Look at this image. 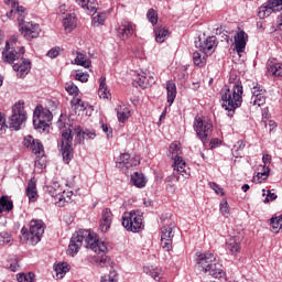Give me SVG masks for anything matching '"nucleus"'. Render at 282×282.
<instances>
[{"mask_svg": "<svg viewBox=\"0 0 282 282\" xmlns=\"http://www.w3.org/2000/svg\"><path fill=\"white\" fill-rule=\"evenodd\" d=\"M193 127L198 140H200L203 144H207L208 137L213 133V121L202 117H195Z\"/></svg>", "mask_w": 282, "mask_h": 282, "instance_id": "8", "label": "nucleus"}, {"mask_svg": "<svg viewBox=\"0 0 282 282\" xmlns=\"http://www.w3.org/2000/svg\"><path fill=\"white\" fill-rule=\"evenodd\" d=\"M282 10V0H268L258 9L259 19H267L271 14L281 12Z\"/></svg>", "mask_w": 282, "mask_h": 282, "instance_id": "11", "label": "nucleus"}, {"mask_svg": "<svg viewBox=\"0 0 282 282\" xmlns=\"http://www.w3.org/2000/svg\"><path fill=\"white\" fill-rule=\"evenodd\" d=\"M45 232V223L40 219H33L30 221V228L23 227L21 235L26 241H30L31 246H36L41 241L43 234Z\"/></svg>", "mask_w": 282, "mask_h": 282, "instance_id": "7", "label": "nucleus"}, {"mask_svg": "<svg viewBox=\"0 0 282 282\" xmlns=\"http://www.w3.org/2000/svg\"><path fill=\"white\" fill-rule=\"evenodd\" d=\"M64 193L65 191L61 188L58 183H54L53 186L48 188V195L54 197L55 204H59V206H63V202H65Z\"/></svg>", "mask_w": 282, "mask_h": 282, "instance_id": "22", "label": "nucleus"}, {"mask_svg": "<svg viewBox=\"0 0 282 282\" xmlns=\"http://www.w3.org/2000/svg\"><path fill=\"white\" fill-rule=\"evenodd\" d=\"M36 275L34 273L29 272V273H18L17 274V281L18 282H34Z\"/></svg>", "mask_w": 282, "mask_h": 282, "instance_id": "40", "label": "nucleus"}, {"mask_svg": "<svg viewBox=\"0 0 282 282\" xmlns=\"http://www.w3.org/2000/svg\"><path fill=\"white\" fill-rule=\"evenodd\" d=\"M25 7L23 6H18L15 9H12L10 12H7L8 19H14V17H18V24L25 19Z\"/></svg>", "mask_w": 282, "mask_h": 282, "instance_id": "27", "label": "nucleus"}, {"mask_svg": "<svg viewBox=\"0 0 282 282\" xmlns=\"http://www.w3.org/2000/svg\"><path fill=\"white\" fill-rule=\"evenodd\" d=\"M251 99H250V105H253L254 107H263V104L267 100V91L265 88L261 84H256L251 88Z\"/></svg>", "mask_w": 282, "mask_h": 282, "instance_id": "14", "label": "nucleus"}, {"mask_svg": "<svg viewBox=\"0 0 282 282\" xmlns=\"http://www.w3.org/2000/svg\"><path fill=\"white\" fill-rule=\"evenodd\" d=\"M131 116V110H129L128 107H121L118 111H117V118L119 120V122H127V120H129Z\"/></svg>", "mask_w": 282, "mask_h": 282, "instance_id": "38", "label": "nucleus"}, {"mask_svg": "<svg viewBox=\"0 0 282 282\" xmlns=\"http://www.w3.org/2000/svg\"><path fill=\"white\" fill-rule=\"evenodd\" d=\"M83 243L85 248H89L96 254L101 256V258L99 259L101 268H107V265H109L110 259L106 256L108 252L107 245L98 240L96 235L87 229H79L78 231L73 234L68 245V254L70 257L78 254V250H80Z\"/></svg>", "mask_w": 282, "mask_h": 282, "instance_id": "1", "label": "nucleus"}, {"mask_svg": "<svg viewBox=\"0 0 282 282\" xmlns=\"http://www.w3.org/2000/svg\"><path fill=\"white\" fill-rule=\"evenodd\" d=\"M166 94H167V102L171 107V105L175 102V98H177V86H175V83L171 80L166 83Z\"/></svg>", "mask_w": 282, "mask_h": 282, "instance_id": "28", "label": "nucleus"}, {"mask_svg": "<svg viewBox=\"0 0 282 282\" xmlns=\"http://www.w3.org/2000/svg\"><path fill=\"white\" fill-rule=\"evenodd\" d=\"M101 129H102L104 133H107V138L113 137V130L107 123H102Z\"/></svg>", "mask_w": 282, "mask_h": 282, "instance_id": "52", "label": "nucleus"}, {"mask_svg": "<svg viewBox=\"0 0 282 282\" xmlns=\"http://www.w3.org/2000/svg\"><path fill=\"white\" fill-rule=\"evenodd\" d=\"M12 245V235L8 231L0 232V246Z\"/></svg>", "mask_w": 282, "mask_h": 282, "instance_id": "42", "label": "nucleus"}, {"mask_svg": "<svg viewBox=\"0 0 282 282\" xmlns=\"http://www.w3.org/2000/svg\"><path fill=\"white\" fill-rule=\"evenodd\" d=\"M24 105V102L19 101L12 107V115L9 118V127L10 129H13V131H19L21 127H23L25 120H28V112L25 111Z\"/></svg>", "mask_w": 282, "mask_h": 282, "instance_id": "9", "label": "nucleus"}, {"mask_svg": "<svg viewBox=\"0 0 282 282\" xmlns=\"http://www.w3.org/2000/svg\"><path fill=\"white\" fill-rule=\"evenodd\" d=\"M13 70L17 72V78H25L32 69V62L28 58H20V62L13 63Z\"/></svg>", "mask_w": 282, "mask_h": 282, "instance_id": "19", "label": "nucleus"}, {"mask_svg": "<svg viewBox=\"0 0 282 282\" xmlns=\"http://www.w3.org/2000/svg\"><path fill=\"white\" fill-rule=\"evenodd\" d=\"M268 72L272 74V76H278L282 78V63H270L268 62Z\"/></svg>", "mask_w": 282, "mask_h": 282, "instance_id": "33", "label": "nucleus"}, {"mask_svg": "<svg viewBox=\"0 0 282 282\" xmlns=\"http://www.w3.org/2000/svg\"><path fill=\"white\" fill-rule=\"evenodd\" d=\"M170 153L172 160H174L173 169L176 171L184 180L191 177V167L186 164V161L180 154L182 153L181 144L178 141H174L170 144Z\"/></svg>", "mask_w": 282, "mask_h": 282, "instance_id": "6", "label": "nucleus"}, {"mask_svg": "<svg viewBox=\"0 0 282 282\" xmlns=\"http://www.w3.org/2000/svg\"><path fill=\"white\" fill-rule=\"evenodd\" d=\"M117 33L122 41L130 39V36H133V23L129 22V20H122Z\"/></svg>", "mask_w": 282, "mask_h": 282, "instance_id": "20", "label": "nucleus"}, {"mask_svg": "<svg viewBox=\"0 0 282 282\" xmlns=\"http://www.w3.org/2000/svg\"><path fill=\"white\" fill-rule=\"evenodd\" d=\"M278 29L282 32V13L278 17Z\"/></svg>", "mask_w": 282, "mask_h": 282, "instance_id": "63", "label": "nucleus"}, {"mask_svg": "<svg viewBox=\"0 0 282 282\" xmlns=\"http://www.w3.org/2000/svg\"><path fill=\"white\" fill-rule=\"evenodd\" d=\"M137 85H139V87H147V77L142 76V77H138V79H135Z\"/></svg>", "mask_w": 282, "mask_h": 282, "instance_id": "58", "label": "nucleus"}, {"mask_svg": "<svg viewBox=\"0 0 282 282\" xmlns=\"http://www.w3.org/2000/svg\"><path fill=\"white\" fill-rule=\"evenodd\" d=\"M74 133L77 135V144H84L85 140H95V130H83L80 126L72 129V126L64 127L62 129V143L61 151L65 164H69L74 159V148H72V141L74 140Z\"/></svg>", "mask_w": 282, "mask_h": 282, "instance_id": "2", "label": "nucleus"}, {"mask_svg": "<svg viewBox=\"0 0 282 282\" xmlns=\"http://www.w3.org/2000/svg\"><path fill=\"white\" fill-rule=\"evenodd\" d=\"M33 127L37 131H47V129H50V123L43 119V115L36 116V112H34Z\"/></svg>", "mask_w": 282, "mask_h": 282, "instance_id": "26", "label": "nucleus"}, {"mask_svg": "<svg viewBox=\"0 0 282 282\" xmlns=\"http://www.w3.org/2000/svg\"><path fill=\"white\" fill-rule=\"evenodd\" d=\"M234 39L237 54H242V52H246V45H248V33L245 31H239Z\"/></svg>", "mask_w": 282, "mask_h": 282, "instance_id": "21", "label": "nucleus"}, {"mask_svg": "<svg viewBox=\"0 0 282 282\" xmlns=\"http://www.w3.org/2000/svg\"><path fill=\"white\" fill-rule=\"evenodd\" d=\"M25 54V47L20 46L17 48V46H11L10 50H8V46L4 47L2 51V59L3 63H14V61H21V58Z\"/></svg>", "mask_w": 282, "mask_h": 282, "instance_id": "13", "label": "nucleus"}, {"mask_svg": "<svg viewBox=\"0 0 282 282\" xmlns=\"http://www.w3.org/2000/svg\"><path fill=\"white\" fill-rule=\"evenodd\" d=\"M220 213L224 215V217H228L230 215V207L228 206V202H223L219 205Z\"/></svg>", "mask_w": 282, "mask_h": 282, "instance_id": "46", "label": "nucleus"}, {"mask_svg": "<svg viewBox=\"0 0 282 282\" xmlns=\"http://www.w3.org/2000/svg\"><path fill=\"white\" fill-rule=\"evenodd\" d=\"M4 3L7 4V6H11V8H19V1H17V0H4Z\"/></svg>", "mask_w": 282, "mask_h": 282, "instance_id": "61", "label": "nucleus"}, {"mask_svg": "<svg viewBox=\"0 0 282 282\" xmlns=\"http://www.w3.org/2000/svg\"><path fill=\"white\" fill-rule=\"evenodd\" d=\"M150 276L154 279V281H160V272L158 271H150Z\"/></svg>", "mask_w": 282, "mask_h": 282, "instance_id": "62", "label": "nucleus"}, {"mask_svg": "<svg viewBox=\"0 0 282 282\" xmlns=\"http://www.w3.org/2000/svg\"><path fill=\"white\" fill-rule=\"evenodd\" d=\"M111 221H113V214L111 209L106 208L102 210L101 220H100V230L101 232H107L111 228Z\"/></svg>", "mask_w": 282, "mask_h": 282, "instance_id": "23", "label": "nucleus"}, {"mask_svg": "<svg viewBox=\"0 0 282 282\" xmlns=\"http://www.w3.org/2000/svg\"><path fill=\"white\" fill-rule=\"evenodd\" d=\"M196 47L200 48V52L205 54V56H210L214 54L215 48L217 47V37L216 36H208L203 42L199 40L198 42L195 41Z\"/></svg>", "mask_w": 282, "mask_h": 282, "instance_id": "17", "label": "nucleus"}, {"mask_svg": "<svg viewBox=\"0 0 282 282\" xmlns=\"http://www.w3.org/2000/svg\"><path fill=\"white\" fill-rule=\"evenodd\" d=\"M19 31L24 39H36L39 37V34H41V25L32 22H25V19L19 23Z\"/></svg>", "mask_w": 282, "mask_h": 282, "instance_id": "12", "label": "nucleus"}, {"mask_svg": "<svg viewBox=\"0 0 282 282\" xmlns=\"http://www.w3.org/2000/svg\"><path fill=\"white\" fill-rule=\"evenodd\" d=\"M100 282H118V279H116V271H110V275L101 276Z\"/></svg>", "mask_w": 282, "mask_h": 282, "instance_id": "48", "label": "nucleus"}, {"mask_svg": "<svg viewBox=\"0 0 282 282\" xmlns=\"http://www.w3.org/2000/svg\"><path fill=\"white\" fill-rule=\"evenodd\" d=\"M177 175H182V174H178L177 171L174 170L173 174L167 176L165 178L166 182H177L180 180V176Z\"/></svg>", "mask_w": 282, "mask_h": 282, "instance_id": "56", "label": "nucleus"}, {"mask_svg": "<svg viewBox=\"0 0 282 282\" xmlns=\"http://www.w3.org/2000/svg\"><path fill=\"white\" fill-rule=\"evenodd\" d=\"M72 104L75 107H80V111H85V109H87V107H85V101H83V99H80V98L75 99V102L72 101Z\"/></svg>", "mask_w": 282, "mask_h": 282, "instance_id": "55", "label": "nucleus"}, {"mask_svg": "<svg viewBox=\"0 0 282 282\" xmlns=\"http://www.w3.org/2000/svg\"><path fill=\"white\" fill-rule=\"evenodd\" d=\"M10 270H11V272H17V270H19V264L18 263H11L10 264Z\"/></svg>", "mask_w": 282, "mask_h": 282, "instance_id": "64", "label": "nucleus"}, {"mask_svg": "<svg viewBox=\"0 0 282 282\" xmlns=\"http://www.w3.org/2000/svg\"><path fill=\"white\" fill-rule=\"evenodd\" d=\"M262 162H263L264 166H268V164H271V162H272V155L263 154Z\"/></svg>", "mask_w": 282, "mask_h": 282, "instance_id": "60", "label": "nucleus"}, {"mask_svg": "<svg viewBox=\"0 0 282 282\" xmlns=\"http://www.w3.org/2000/svg\"><path fill=\"white\" fill-rule=\"evenodd\" d=\"M196 263L202 268L203 272L209 274L214 279H226L224 265L217 262V257L213 252L199 253Z\"/></svg>", "mask_w": 282, "mask_h": 282, "instance_id": "4", "label": "nucleus"}, {"mask_svg": "<svg viewBox=\"0 0 282 282\" xmlns=\"http://www.w3.org/2000/svg\"><path fill=\"white\" fill-rule=\"evenodd\" d=\"M175 228V223L167 220V224L161 228V246L166 252L173 250V237L175 234L173 229Z\"/></svg>", "mask_w": 282, "mask_h": 282, "instance_id": "10", "label": "nucleus"}, {"mask_svg": "<svg viewBox=\"0 0 282 282\" xmlns=\"http://www.w3.org/2000/svg\"><path fill=\"white\" fill-rule=\"evenodd\" d=\"M75 65H80V67H85L86 69L91 66V61L85 58V54L77 52V56L75 58Z\"/></svg>", "mask_w": 282, "mask_h": 282, "instance_id": "37", "label": "nucleus"}, {"mask_svg": "<svg viewBox=\"0 0 282 282\" xmlns=\"http://www.w3.org/2000/svg\"><path fill=\"white\" fill-rule=\"evenodd\" d=\"M63 26L66 32H72L76 28V14L69 13L63 19Z\"/></svg>", "mask_w": 282, "mask_h": 282, "instance_id": "30", "label": "nucleus"}, {"mask_svg": "<svg viewBox=\"0 0 282 282\" xmlns=\"http://www.w3.org/2000/svg\"><path fill=\"white\" fill-rule=\"evenodd\" d=\"M276 194L272 193L270 189L267 191V197L264 198L263 203L269 204V202H274L276 199Z\"/></svg>", "mask_w": 282, "mask_h": 282, "instance_id": "51", "label": "nucleus"}, {"mask_svg": "<svg viewBox=\"0 0 282 282\" xmlns=\"http://www.w3.org/2000/svg\"><path fill=\"white\" fill-rule=\"evenodd\" d=\"M154 36L156 43H164L166 39H169V31L164 28H155L154 29Z\"/></svg>", "mask_w": 282, "mask_h": 282, "instance_id": "31", "label": "nucleus"}, {"mask_svg": "<svg viewBox=\"0 0 282 282\" xmlns=\"http://www.w3.org/2000/svg\"><path fill=\"white\" fill-rule=\"evenodd\" d=\"M99 98L107 99L109 98V90L107 89V78L100 77L99 79V90H98Z\"/></svg>", "mask_w": 282, "mask_h": 282, "instance_id": "32", "label": "nucleus"}, {"mask_svg": "<svg viewBox=\"0 0 282 282\" xmlns=\"http://www.w3.org/2000/svg\"><path fill=\"white\" fill-rule=\"evenodd\" d=\"M122 226L128 232H141V230H144V214L139 209L124 212Z\"/></svg>", "mask_w": 282, "mask_h": 282, "instance_id": "5", "label": "nucleus"}, {"mask_svg": "<svg viewBox=\"0 0 282 282\" xmlns=\"http://www.w3.org/2000/svg\"><path fill=\"white\" fill-rule=\"evenodd\" d=\"M225 248L228 254L237 258L241 252V238L239 236H231L226 240Z\"/></svg>", "mask_w": 282, "mask_h": 282, "instance_id": "18", "label": "nucleus"}, {"mask_svg": "<svg viewBox=\"0 0 282 282\" xmlns=\"http://www.w3.org/2000/svg\"><path fill=\"white\" fill-rule=\"evenodd\" d=\"M26 196L30 202H36L39 197V192H36V178L34 177L28 182Z\"/></svg>", "mask_w": 282, "mask_h": 282, "instance_id": "25", "label": "nucleus"}, {"mask_svg": "<svg viewBox=\"0 0 282 282\" xmlns=\"http://www.w3.org/2000/svg\"><path fill=\"white\" fill-rule=\"evenodd\" d=\"M8 130V123H6V113L0 112V133L3 134Z\"/></svg>", "mask_w": 282, "mask_h": 282, "instance_id": "45", "label": "nucleus"}, {"mask_svg": "<svg viewBox=\"0 0 282 282\" xmlns=\"http://www.w3.org/2000/svg\"><path fill=\"white\" fill-rule=\"evenodd\" d=\"M210 149H217V147H221V140L214 138L209 142Z\"/></svg>", "mask_w": 282, "mask_h": 282, "instance_id": "57", "label": "nucleus"}, {"mask_svg": "<svg viewBox=\"0 0 282 282\" xmlns=\"http://www.w3.org/2000/svg\"><path fill=\"white\" fill-rule=\"evenodd\" d=\"M131 183L133 184V186H135L137 188H144V186H147V178L144 177L143 173L140 172H134L131 175Z\"/></svg>", "mask_w": 282, "mask_h": 282, "instance_id": "29", "label": "nucleus"}, {"mask_svg": "<svg viewBox=\"0 0 282 282\" xmlns=\"http://www.w3.org/2000/svg\"><path fill=\"white\" fill-rule=\"evenodd\" d=\"M147 19L152 25H158V11L155 9H149Z\"/></svg>", "mask_w": 282, "mask_h": 282, "instance_id": "43", "label": "nucleus"}, {"mask_svg": "<svg viewBox=\"0 0 282 282\" xmlns=\"http://www.w3.org/2000/svg\"><path fill=\"white\" fill-rule=\"evenodd\" d=\"M223 108L228 111L229 118L235 116V110L239 109L243 104V85L240 80L236 82L231 89L225 86L220 91Z\"/></svg>", "mask_w": 282, "mask_h": 282, "instance_id": "3", "label": "nucleus"}, {"mask_svg": "<svg viewBox=\"0 0 282 282\" xmlns=\"http://www.w3.org/2000/svg\"><path fill=\"white\" fill-rule=\"evenodd\" d=\"M270 226L272 232H280V230H282V215H280L279 217H272L270 219Z\"/></svg>", "mask_w": 282, "mask_h": 282, "instance_id": "36", "label": "nucleus"}, {"mask_svg": "<svg viewBox=\"0 0 282 282\" xmlns=\"http://www.w3.org/2000/svg\"><path fill=\"white\" fill-rule=\"evenodd\" d=\"M54 271L56 272L57 276L59 275L61 279L69 272V264L67 262H59L54 265Z\"/></svg>", "mask_w": 282, "mask_h": 282, "instance_id": "34", "label": "nucleus"}, {"mask_svg": "<svg viewBox=\"0 0 282 282\" xmlns=\"http://www.w3.org/2000/svg\"><path fill=\"white\" fill-rule=\"evenodd\" d=\"M268 127H269V133H274V131L276 130V121L269 120Z\"/></svg>", "mask_w": 282, "mask_h": 282, "instance_id": "59", "label": "nucleus"}, {"mask_svg": "<svg viewBox=\"0 0 282 282\" xmlns=\"http://www.w3.org/2000/svg\"><path fill=\"white\" fill-rule=\"evenodd\" d=\"M76 3L89 14H96L98 12V2L96 0H76Z\"/></svg>", "mask_w": 282, "mask_h": 282, "instance_id": "24", "label": "nucleus"}, {"mask_svg": "<svg viewBox=\"0 0 282 282\" xmlns=\"http://www.w3.org/2000/svg\"><path fill=\"white\" fill-rule=\"evenodd\" d=\"M76 80H79V83H87L89 80V74L87 73H77L75 75Z\"/></svg>", "mask_w": 282, "mask_h": 282, "instance_id": "49", "label": "nucleus"}, {"mask_svg": "<svg viewBox=\"0 0 282 282\" xmlns=\"http://www.w3.org/2000/svg\"><path fill=\"white\" fill-rule=\"evenodd\" d=\"M210 188H213V191H215L216 195H220L221 197H224V188H221V186H219V184L212 182L209 183Z\"/></svg>", "mask_w": 282, "mask_h": 282, "instance_id": "47", "label": "nucleus"}, {"mask_svg": "<svg viewBox=\"0 0 282 282\" xmlns=\"http://www.w3.org/2000/svg\"><path fill=\"white\" fill-rule=\"evenodd\" d=\"M107 15L105 13H98L96 17L93 18L94 25H104Z\"/></svg>", "mask_w": 282, "mask_h": 282, "instance_id": "44", "label": "nucleus"}, {"mask_svg": "<svg viewBox=\"0 0 282 282\" xmlns=\"http://www.w3.org/2000/svg\"><path fill=\"white\" fill-rule=\"evenodd\" d=\"M58 50H59V47H53V48H51V50L47 52L46 56H48V58H56V57L58 56V54H61V52H59Z\"/></svg>", "mask_w": 282, "mask_h": 282, "instance_id": "54", "label": "nucleus"}, {"mask_svg": "<svg viewBox=\"0 0 282 282\" xmlns=\"http://www.w3.org/2000/svg\"><path fill=\"white\" fill-rule=\"evenodd\" d=\"M22 144L28 149V151H32L34 155L45 153V148L43 147L41 140L34 139V137L30 134L24 137Z\"/></svg>", "mask_w": 282, "mask_h": 282, "instance_id": "15", "label": "nucleus"}, {"mask_svg": "<svg viewBox=\"0 0 282 282\" xmlns=\"http://www.w3.org/2000/svg\"><path fill=\"white\" fill-rule=\"evenodd\" d=\"M19 41V37L17 35H12L9 41H7L6 47L7 50H10L17 45V42Z\"/></svg>", "mask_w": 282, "mask_h": 282, "instance_id": "50", "label": "nucleus"}, {"mask_svg": "<svg viewBox=\"0 0 282 282\" xmlns=\"http://www.w3.org/2000/svg\"><path fill=\"white\" fill-rule=\"evenodd\" d=\"M206 54H204L202 56V53L199 52H194L193 53V61H194V65H196V67H204V65H206Z\"/></svg>", "mask_w": 282, "mask_h": 282, "instance_id": "39", "label": "nucleus"}, {"mask_svg": "<svg viewBox=\"0 0 282 282\" xmlns=\"http://www.w3.org/2000/svg\"><path fill=\"white\" fill-rule=\"evenodd\" d=\"M139 164L140 160L131 158V154L129 153H122L117 162V169L123 171V173H127V171L133 169V166H138Z\"/></svg>", "mask_w": 282, "mask_h": 282, "instance_id": "16", "label": "nucleus"}, {"mask_svg": "<svg viewBox=\"0 0 282 282\" xmlns=\"http://www.w3.org/2000/svg\"><path fill=\"white\" fill-rule=\"evenodd\" d=\"M66 91L70 95V96H78V86L72 84L66 88Z\"/></svg>", "mask_w": 282, "mask_h": 282, "instance_id": "53", "label": "nucleus"}, {"mask_svg": "<svg viewBox=\"0 0 282 282\" xmlns=\"http://www.w3.org/2000/svg\"><path fill=\"white\" fill-rule=\"evenodd\" d=\"M12 208H14V204L12 203V200L8 199V197L6 196H2L0 198V214L3 212L10 213Z\"/></svg>", "mask_w": 282, "mask_h": 282, "instance_id": "35", "label": "nucleus"}, {"mask_svg": "<svg viewBox=\"0 0 282 282\" xmlns=\"http://www.w3.org/2000/svg\"><path fill=\"white\" fill-rule=\"evenodd\" d=\"M246 149V142L239 140L232 148V153L235 158H241V151Z\"/></svg>", "mask_w": 282, "mask_h": 282, "instance_id": "41", "label": "nucleus"}]
</instances>
